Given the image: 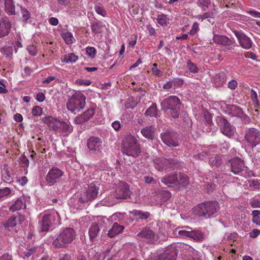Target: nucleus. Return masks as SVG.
Listing matches in <instances>:
<instances>
[{"instance_id":"f257e3e1","label":"nucleus","mask_w":260,"mask_h":260,"mask_svg":"<svg viewBox=\"0 0 260 260\" xmlns=\"http://www.w3.org/2000/svg\"><path fill=\"white\" fill-rule=\"evenodd\" d=\"M161 181L170 187L181 190L188 187L190 184L189 178L183 173L174 172L161 178Z\"/></svg>"},{"instance_id":"f03ea898","label":"nucleus","mask_w":260,"mask_h":260,"mask_svg":"<svg viewBox=\"0 0 260 260\" xmlns=\"http://www.w3.org/2000/svg\"><path fill=\"white\" fill-rule=\"evenodd\" d=\"M45 124L47 125L50 131L55 133H70L73 131V127L70 123L64 122L52 115L45 116L43 118Z\"/></svg>"},{"instance_id":"7ed1b4c3","label":"nucleus","mask_w":260,"mask_h":260,"mask_svg":"<svg viewBox=\"0 0 260 260\" xmlns=\"http://www.w3.org/2000/svg\"><path fill=\"white\" fill-rule=\"evenodd\" d=\"M219 204L215 201H207L199 204L193 209V213L199 217L209 218L217 212Z\"/></svg>"},{"instance_id":"20e7f679","label":"nucleus","mask_w":260,"mask_h":260,"mask_svg":"<svg viewBox=\"0 0 260 260\" xmlns=\"http://www.w3.org/2000/svg\"><path fill=\"white\" fill-rule=\"evenodd\" d=\"M76 237L74 230L71 228H67L63 230L53 241V245L56 248L67 247L72 243Z\"/></svg>"},{"instance_id":"39448f33","label":"nucleus","mask_w":260,"mask_h":260,"mask_svg":"<svg viewBox=\"0 0 260 260\" xmlns=\"http://www.w3.org/2000/svg\"><path fill=\"white\" fill-rule=\"evenodd\" d=\"M123 153L134 157H138L141 152L139 144L136 139L132 136L127 137L123 143Z\"/></svg>"},{"instance_id":"423d86ee","label":"nucleus","mask_w":260,"mask_h":260,"mask_svg":"<svg viewBox=\"0 0 260 260\" xmlns=\"http://www.w3.org/2000/svg\"><path fill=\"white\" fill-rule=\"evenodd\" d=\"M85 97L82 93L76 92L67 103L68 109L71 112H79L85 105Z\"/></svg>"},{"instance_id":"0eeeda50","label":"nucleus","mask_w":260,"mask_h":260,"mask_svg":"<svg viewBox=\"0 0 260 260\" xmlns=\"http://www.w3.org/2000/svg\"><path fill=\"white\" fill-rule=\"evenodd\" d=\"M181 106L179 99L176 96H170L161 103V109L164 112L177 114Z\"/></svg>"},{"instance_id":"6e6552de","label":"nucleus","mask_w":260,"mask_h":260,"mask_svg":"<svg viewBox=\"0 0 260 260\" xmlns=\"http://www.w3.org/2000/svg\"><path fill=\"white\" fill-rule=\"evenodd\" d=\"M245 139L252 147L253 151L260 152V135L259 131L254 128H250L246 132Z\"/></svg>"},{"instance_id":"1a4fd4ad","label":"nucleus","mask_w":260,"mask_h":260,"mask_svg":"<svg viewBox=\"0 0 260 260\" xmlns=\"http://www.w3.org/2000/svg\"><path fill=\"white\" fill-rule=\"evenodd\" d=\"M155 168L159 171L174 169L180 166V162L176 158H158L154 160Z\"/></svg>"},{"instance_id":"9d476101","label":"nucleus","mask_w":260,"mask_h":260,"mask_svg":"<svg viewBox=\"0 0 260 260\" xmlns=\"http://www.w3.org/2000/svg\"><path fill=\"white\" fill-rule=\"evenodd\" d=\"M87 147L91 153L101 155L104 151L105 145L100 138L91 136L87 141Z\"/></svg>"},{"instance_id":"9b49d317","label":"nucleus","mask_w":260,"mask_h":260,"mask_svg":"<svg viewBox=\"0 0 260 260\" xmlns=\"http://www.w3.org/2000/svg\"><path fill=\"white\" fill-rule=\"evenodd\" d=\"M162 142L169 147H177L179 145V135L171 131H167L161 134Z\"/></svg>"},{"instance_id":"f8f14e48","label":"nucleus","mask_w":260,"mask_h":260,"mask_svg":"<svg viewBox=\"0 0 260 260\" xmlns=\"http://www.w3.org/2000/svg\"><path fill=\"white\" fill-rule=\"evenodd\" d=\"M98 190V187H96L94 184L91 183L87 190L80 194L78 199V203L84 204L94 200L97 197Z\"/></svg>"},{"instance_id":"ddd939ff","label":"nucleus","mask_w":260,"mask_h":260,"mask_svg":"<svg viewBox=\"0 0 260 260\" xmlns=\"http://www.w3.org/2000/svg\"><path fill=\"white\" fill-rule=\"evenodd\" d=\"M63 172L58 168L53 167L48 172L45 180L49 186L54 185L55 183L59 182Z\"/></svg>"},{"instance_id":"4468645a","label":"nucleus","mask_w":260,"mask_h":260,"mask_svg":"<svg viewBox=\"0 0 260 260\" xmlns=\"http://www.w3.org/2000/svg\"><path fill=\"white\" fill-rule=\"evenodd\" d=\"M231 172L235 174H239L247 168L244 160L239 157H234L229 160Z\"/></svg>"},{"instance_id":"2eb2a0df","label":"nucleus","mask_w":260,"mask_h":260,"mask_svg":"<svg viewBox=\"0 0 260 260\" xmlns=\"http://www.w3.org/2000/svg\"><path fill=\"white\" fill-rule=\"evenodd\" d=\"M137 236L145 239L147 243L150 244H153L156 241L154 232L148 226L143 228Z\"/></svg>"},{"instance_id":"dca6fc26","label":"nucleus","mask_w":260,"mask_h":260,"mask_svg":"<svg viewBox=\"0 0 260 260\" xmlns=\"http://www.w3.org/2000/svg\"><path fill=\"white\" fill-rule=\"evenodd\" d=\"M114 197L117 199H126L131 197V191L129 185L126 183H122L116 189Z\"/></svg>"},{"instance_id":"f3484780","label":"nucleus","mask_w":260,"mask_h":260,"mask_svg":"<svg viewBox=\"0 0 260 260\" xmlns=\"http://www.w3.org/2000/svg\"><path fill=\"white\" fill-rule=\"evenodd\" d=\"M234 32L242 48L249 49L252 47V42L249 37L241 31L234 30Z\"/></svg>"},{"instance_id":"a211bd4d","label":"nucleus","mask_w":260,"mask_h":260,"mask_svg":"<svg viewBox=\"0 0 260 260\" xmlns=\"http://www.w3.org/2000/svg\"><path fill=\"white\" fill-rule=\"evenodd\" d=\"M54 218L53 214L51 213L45 214L40 221V232H49L52 225V220Z\"/></svg>"},{"instance_id":"6ab92c4d","label":"nucleus","mask_w":260,"mask_h":260,"mask_svg":"<svg viewBox=\"0 0 260 260\" xmlns=\"http://www.w3.org/2000/svg\"><path fill=\"white\" fill-rule=\"evenodd\" d=\"M213 40L215 43L225 46L228 50H232L234 48V47L232 45L234 41L225 36L214 35Z\"/></svg>"},{"instance_id":"aec40b11","label":"nucleus","mask_w":260,"mask_h":260,"mask_svg":"<svg viewBox=\"0 0 260 260\" xmlns=\"http://www.w3.org/2000/svg\"><path fill=\"white\" fill-rule=\"evenodd\" d=\"M177 256V249L172 246L160 254L155 260H176Z\"/></svg>"},{"instance_id":"412c9836","label":"nucleus","mask_w":260,"mask_h":260,"mask_svg":"<svg viewBox=\"0 0 260 260\" xmlns=\"http://www.w3.org/2000/svg\"><path fill=\"white\" fill-rule=\"evenodd\" d=\"M219 122L221 126V132L229 137L234 134V128L231 125L230 123L224 118L220 117Z\"/></svg>"},{"instance_id":"4be33fe9","label":"nucleus","mask_w":260,"mask_h":260,"mask_svg":"<svg viewBox=\"0 0 260 260\" xmlns=\"http://www.w3.org/2000/svg\"><path fill=\"white\" fill-rule=\"evenodd\" d=\"M100 231V229L98 223L96 222L92 223L88 230L90 240L91 241L95 240Z\"/></svg>"},{"instance_id":"5701e85b","label":"nucleus","mask_w":260,"mask_h":260,"mask_svg":"<svg viewBox=\"0 0 260 260\" xmlns=\"http://www.w3.org/2000/svg\"><path fill=\"white\" fill-rule=\"evenodd\" d=\"M11 24L8 19L0 21V32L3 37L8 35L10 30Z\"/></svg>"},{"instance_id":"b1692460","label":"nucleus","mask_w":260,"mask_h":260,"mask_svg":"<svg viewBox=\"0 0 260 260\" xmlns=\"http://www.w3.org/2000/svg\"><path fill=\"white\" fill-rule=\"evenodd\" d=\"M23 206L25 208V200L24 197H20L18 198L15 203L10 206L9 211L14 212L20 210Z\"/></svg>"},{"instance_id":"393cba45","label":"nucleus","mask_w":260,"mask_h":260,"mask_svg":"<svg viewBox=\"0 0 260 260\" xmlns=\"http://www.w3.org/2000/svg\"><path fill=\"white\" fill-rule=\"evenodd\" d=\"M124 226L120 225L117 222L113 224L112 228L108 231V236L110 238H113L117 235L120 234L124 230Z\"/></svg>"},{"instance_id":"a878e982","label":"nucleus","mask_w":260,"mask_h":260,"mask_svg":"<svg viewBox=\"0 0 260 260\" xmlns=\"http://www.w3.org/2000/svg\"><path fill=\"white\" fill-rule=\"evenodd\" d=\"M190 234V235L189 238L197 242H202L205 238V236L204 233L199 230H192L191 229Z\"/></svg>"},{"instance_id":"bb28decb","label":"nucleus","mask_w":260,"mask_h":260,"mask_svg":"<svg viewBox=\"0 0 260 260\" xmlns=\"http://www.w3.org/2000/svg\"><path fill=\"white\" fill-rule=\"evenodd\" d=\"M129 213L135 216L137 219L146 220L150 217L151 214L149 212L134 210L129 211Z\"/></svg>"},{"instance_id":"cd10ccee","label":"nucleus","mask_w":260,"mask_h":260,"mask_svg":"<svg viewBox=\"0 0 260 260\" xmlns=\"http://www.w3.org/2000/svg\"><path fill=\"white\" fill-rule=\"evenodd\" d=\"M6 12L9 15H16L13 0H4Z\"/></svg>"},{"instance_id":"c85d7f7f","label":"nucleus","mask_w":260,"mask_h":260,"mask_svg":"<svg viewBox=\"0 0 260 260\" xmlns=\"http://www.w3.org/2000/svg\"><path fill=\"white\" fill-rule=\"evenodd\" d=\"M141 133L145 138L152 140L154 138V128L147 126L142 129Z\"/></svg>"},{"instance_id":"c756f323","label":"nucleus","mask_w":260,"mask_h":260,"mask_svg":"<svg viewBox=\"0 0 260 260\" xmlns=\"http://www.w3.org/2000/svg\"><path fill=\"white\" fill-rule=\"evenodd\" d=\"M191 230V228L188 226L182 227L181 228V230H180L178 232V235L181 238H184L188 237L189 238Z\"/></svg>"},{"instance_id":"7c9ffc66","label":"nucleus","mask_w":260,"mask_h":260,"mask_svg":"<svg viewBox=\"0 0 260 260\" xmlns=\"http://www.w3.org/2000/svg\"><path fill=\"white\" fill-rule=\"evenodd\" d=\"M77 59L78 56L74 53L64 55L61 59L62 61L68 63L75 62Z\"/></svg>"},{"instance_id":"2f4dec72","label":"nucleus","mask_w":260,"mask_h":260,"mask_svg":"<svg viewBox=\"0 0 260 260\" xmlns=\"http://www.w3.org/2000/svg\"><path fill=\"white\" fill-rule=\"evenodd\" d=\"M61 36L67 44L70 45L73 43L74 38L71 32L68 31L62 32Z\"/></svg>"},{"instance_id":"473e14b6","label":"nucleus","mask_w":260,"mask_h":260,"mask_svg":"<svg viewBox=\"0 0 260 260\" xmlns=\"http://www.w3.org/2000/svg\"><path fill=\"white\" fill-rule=\"evenodd\" d=\"M93 115H79L75 119V121L77 124H81L89 120Z\"/></svg>"},{"instance_id":"72a5a7b5","label":"nucleus","mask_w":260,"mask_h":260,"mask_svg":"<svg viewBox=\"0 0 260 260\" xmlns=\"http://www.w3.org/2000/svg\"><path fill=\"white\" fill-rule=\"evenodd\" d=\"M103 26L101 22H95L91 26V29L94 34H100L102 32Z\"/></svg>"},{"instance_id":"f704fd0d","label":"nucleus","mask_w":260,"mask_h":260,"mask_svg":"<svg viewBox=\"0 0 260 260\" xmlns=\"http://www.w3.org/2000/svg\"><path fill=\"white\" fill-rule=\"evenodd\" d=\"M215 80L218 85H221L225 82L226 77L223 73H220L216 75Z\"/></svg>"},{"instance_id":"c9c22d12","label":"nucleus","mask_w":260,"mask_h":260,"mask_svg":"<svg viewBox=\"0 0 260 260\" xmlns=\"http://www.w3.org/2000/svg\"><path fill=\"white\" fill-rule=\"evenodd\" d=\"M1 52L7 57H11L13 54V49L12 47L5 46L1 49Z\"/></svg>"},{"instance_id":"e433bc0d","label":"nucleus","mask_w":260,"mask_h":260,"mask_svg":"<svg viewBox=\"0 0 260 260\" xmlns=\"http://www.w3.org/2000/svg\"><path fill=\"white\" fill-rule=\"evenodd\" d=\"M19 6L21 9V13L22 15V21L24 22H26L27 21V20L30 18V14L26 9L22 7L21 6Z\"/></svg>"},{"instance_id":"4c0bfd02","label":"nucleus","mask_w":260,"mask_h":260,"mask_svg":"<svg viewBox=\"0 0 260 260\" xmlns=\"http://www.w3.org/2000/svg\"><path fill=\"white\" fill-rule=\"evenodd\" d=\"M17 224V217L16 216H11L7 221L5 227L12 228L15 226Z\"/></svg>"},{"instance_id":"58836bf2","label":"nucleus","mask_w":260,"mask_h":260,"mask_svg":"<svg viewBox=\"0 0 260 260\" xmlns=\"http://www.w3.org/2000/svg\"><path fill=\"white\" fill-rule=\"evenodd\" d=\"M187 68L191 73H197L199 70L197 66L192 63L190 60H188L187 61Z\"/></svg>"},{"instance_id":"ea45409f","label":"nucleus","mask_w":260,"mask_h":260,"mask_svg":"<svg viewBox=\"0 0 260 260\" xmlns=\"http://www.w3.org/2000/svg\"><path fill=\"white\" fill-rule=\"evenodd\" d=\"M157 22L161 25H167L168 22V19L167 16L164 14H160L158 15L157 18Z\"/></svg>"},{"instance_id":"a19ab883","label":"nucleus","mask_w":260,"mask_h":260,"mask_svg":"<svg viewBox=\"0 0 260 260\" xmlns=\"http://www.w3.org/2000/svg\"><path fill=\"white\" fill-rule=\"evenodd\" d=\"M160 197L163 201H168L171 197V193L167 190H162L159 193Z\"/></svg>"},{"instance_id":"79ce46f5","label":"nucleus","mask_w":260,"mask_h":260,"mask_svg":"<svg viewBox=\"0 0 260 260\" xmlns=\"http://www.w3.org/2000/svg\"><path fill=\"white\" fill-rule=\"evenodd\" d=\"M229 114H242V110L236 105H232L230 107V112Z\"/></svg>"},{"instance_id":"37998d69","label":"nucleus","mask_w":260,"mask_h":260,"mask_svg":"<svg viewBox=\"0 0 260 260\" xmlns=\"http://www.w3.org/2000/svg\"><path fill=\"white\" fill-rule=\"evenodd\" d=\"M211 164L213 166H215L218 167L221 166L222 164L221 159L218 156L216 155V156L212 160H210Z\"/></svg>"},{"instance_id":"c03bdc74","label":"nucleus","mask_w":260,"mask_h":260,"mask_svg":"<svg viewBox=\"0 0 260 260\" xmlns=\"http://www.w3.org/2000/svg\"><path fill=\"white\" fill-rule=\"evenodd\" d=\"M11 193V190L8 187L0 189V200L3 198L8 196Z\"/></svg>"},{"instance_id":"a18cd8bd","label":"nucleus","mask_w":260,"mask_h":260,"mask_svg":"<svg viewBox=\"0 0 260 260\" xmlns=\"http://www.w3.org/2000/svg\"><path fill=\"white\" fill-rule=\"evenodd\" d=\"M199 5L203 7L204 11L206 10V8H208L210 5V0H199Z\"/></svg>"},{"instance_id":"49530a36","label":"nucleus","mask_w":260,"mask_h":260,"mask_svg":"<svg viewBox=\"0 0 260 260\" xmlns=\"http://www.w3.org/2000/svg\"><path fill=\"white\" fill-rule=\"evenodd\" d=\"M27 50L28 51L29 53L32 56H35L37 54V48L35 46L33 45H28L27 47Z\"/></svg>"},{"instance_id":"de8ad7c7","label":"nucleus","mask_w":260,"mask_h":260,"mask_svg":"<svg viewBox=\"0 0 260 260\" xmlns=\"http://www.w3.org/2000/svg\"><path fill=\"white\" fill-rule=\"evenodd\" d=\"M157 108L156 104H153L147 110L144 114H156Z\"/></svg>"},{"instance_id":"09e8293b","label":"nucleus","mask_w":260,"mask_h":260,"mask_svg":"<svg viewBox=\"0 0 260 260\" xmlns=\"http://www.w3.org/2000/svg\"><path fill=\"white\" fill-rule=\"evenodd\" d=\"M86 52L87 54L91 58L95 56L96 50L94 47H87L86 48Z\"/></svg>"},{"instance_id":"8fccbe9b","label":"nucleus","mask_w":260,"mask_h":260,"mask_svg":"<svg viewBox=\"0 0 260 260\" xmlns=\"http://www.w3.org/2000/svg\"><path fill=\"white\" fill-rule=\"evenodd\" d=\"M137 103L135 101H133V100H131V99H129L128 101H127V102L125 104V107L126 109H129V108H134L136 105H137Z\"/></svg>"},{"instance_id":"3c124183","label":"nucleus","mask_w":260,"mask_h":260,"mask_svg":"<svg viewBox=\"0 0 260 260\" xmlns=\"http://www.w3.org/2000/svg\"><path fill=\"white\" fill-rule=\"evenodd\" d=\"M95 10L96 12L104 17L107 15L106 11L100 6H95Z\"/></svg>"},{"instance_id":"603ef678","label":"nucleus","mask_w":260,"mask_h":260,"mask_svg":"<svg viewBox=\"0 0 260 260\" xmlns=\"http://www.w3.org/2000/svg\"><path fill=\"white\" fill-rule=\"evenodd\" d=\"M36 252V248L32 247L30 249H26L24 252V254L26 257L30 256Z\"/></svg>"},{"instance_id":"864d4df0","label":"nucleus","mask_w":260,"mask_h":260,"mask_svg":"<svg viewBox=\"0 0 260 260\" xmlns=\"http://www.w3.org/2000/svg\"><path fill=\"white\" fill-rule=\"evenodd\" d=\"M143 179L145 183L147 184H156V182L152 177L148 176H144Z\"/></svg>"},{"instance_id":"5fc2aeb1","label":"nucleus","mask_w":260,"mask_h":260,"mask_svg":"<svg viewBox=\"0 0 260 260\" xmlns=\"http://www.w3.org/2000/svg\"><path fill=\"white\" fill-rule=\"evenodd\" d=\"M250 204L252 208H260V200L258 199H254Z\"/></svg>"},{"instance_id":"6e6d98bb","label":"nucleus","mask_w":260,"mask_h":260,"mask_svg":"<svg viewBox=\"0 0 260 260\" xmlns=\"http://www.w3.org/2000/svg\"><path fill=\"white\" fill-rule=\"evenodd\" d=\"M21 162L22 164V167H28L29 165V160L28 158L24 155L21 156L20 158Z\"/></svg>"},{"instance_id":"4d7b16f0","label":"nucleus","mask_w":260,"mask_h":260,"mask_svg":"<svg viewBox=\"0 0 260 260\" xmlns=\"http://www.w3.org/2000/svg\"><path fill=\"white\" fill-rule=\"evenodd\" d=\"M173 85L176 87H180L183 84V80L181 79H177L172 81Z\"/></svg>"},{"instance_id":"13d9d810","label":"nucleus","mask_w":260,"mask_h":260,"mask_svg":"<svg viewBox=\"0 0 260 260\" xmlns=\"http://www.w3.org/2000/svg\"><path fill=\"white\" fill-rule=\"evenodd\" d=\"M237 82L236 80H232L228 83V87L234 90L237 87Z\"/></svg>"},{"instance_id":"bf43d9fd","label":"nucleus","mask_w":260,"mask_h":260,"mask_svg":"<svg viewBox=\"0 0 260 260\" xmlns=\"http://www.w3.org/2000/svg\"><path fill=\"white\" fill-rule=\"evenodd\" d=\"M151 70L153 75L155 76L159 75L160 71L157 68V64L156 63L153 64Z\"/></svg>"},{"instance_id":"052dcab7","label":"nucleus","mask_w":260,"mask_h":260,"mask_svg":"<svg viewBox=\"0 0 260 260\" xmlns=\"http://www.w3.org/2000/svg\"><path fill=\"white\" fill-rule=\"evenodd\" d=\"M200 17L203 20L208 18H213V12H209L205 13L204 14H203V15H201L200 16Z\"/></svg>"},{"instance_id":"680f3d73","label":"nucleus","mask_w":260,"mask_h":260,"mask_svg":"<svg viewBox=\"0 0 260 260\" xmlns=\"http://www.w3.org/2000/svg\"><path fill=\"white\" fill-rule=\"evenodd\" d=\"M260 234V231L258 229H253L250 233V237L252 238H256Z\"/></svg>"},{"instance_id":"e2e57ef3","label":"nucleus","mask_w":260,"mask_h":260,"mask_svg":"<svg viewBox=\"0 0 260 260\" xmlns=\"http://www.w3.org/2000/svg\"><path fill=\"white\" fill-rule=\"evenodd\" d=\"M32 114H42V109L40 106H35L32 109Z\"/></svg>"},{"instance_id":"0e129e2a","label":"nucleus","mask_w":260,"mask_h":260,"mask_svg":"<svg viewBox=\"0 0 260 260\" xmlns=\"http://www.w3.org/2000/svg\"><path fill=\"white\" fill-rule=\"evenodd\" d=\"M45 98V94L42 92H39L36 95V100L39 102H42L44 101Z\"/></svg>"},{"instance_id":"69168bd1","label":"nucleus","mask_w":260,"mask_h":260,"mask_svg":"<svg viewBox=\"0 0 260 260\" xmlns=\"http://www.w3.org/2000/svg\"><path fill=\"white\" fill-rule=\"evenodd\" d=\"M183 120L186 123L187 127H191L192 125V122L190 118L189 117L188 115H186L183 117Z\"/></svg>"},{"instance_id":"338daca9","label":"nucleus","mask_w":260,"mask_h":260,"mask_svg":"<svg viewBox=\"0 0 260 260\" xmlns=\"http://www.w3.org/2000/svg\"><path fill=\"white\" fill-rule=\"evenodd\" d=\"M211 115H204L203 116L206 123L209 125H211L212 123Z\"/></svg>"},{"instance_id":"774afa93","label":"nucleus","mask_w":260,"mask_h":260,"mask_svg":"<svg viewBox=\"0 0 260 260\" xmlns=\"http://www.w3.org/2000/svg\"><path fill=\"white\" fill-rule=\"evenodd\" d=\"M242 121L245 123H249L251 121V119L247 116V115H242L240 117Z\"/></svg>"}]
</instances>
